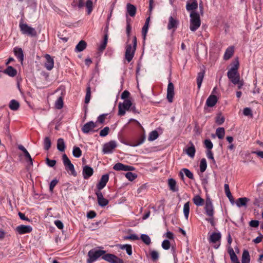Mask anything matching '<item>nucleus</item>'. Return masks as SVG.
<instances>
[{
  "instance_id": "nucleus-12",
  "label": "nucleus",
  "mask_w": 263,
  "mask_h": 263,
  "mask_svg": "<svg viewBox=\"0 0 263 263\" xmlns=\"http://www.w3.org/2000/svg\"><path fill=\"white\" fill-rule=\"evenodd\" d=\"M32 231V228L30 226L21 224L15 228V231L20 235L29 233Z\"/></svg>"
},
{
  "instance_id": "nucleus-51",
  "label": "nucleus",
  "mask_w": 263,
  "mask_h": 263,
  "mask_svg": "<svg viewBox=\"0 0 263 263\" xmlns=\"http://www.w3.org/2000/svg\"><path fill=\"white\" fill-rule=\"evenodd\" d=\"M148 25L147 24V23H145L142 29V34L143 35V38L144 40H145L146 35L148 31Z\"/></svg>"
},
{
  "instance_id": "nucleus-5",
  "label": "nucleus",
  "mask_w": 263,
  "mask_h": 263,
  "mask_svg": "<svg viewBox=\"0 0 263 263\" xmlns=\"http://www.w3.org/2000/svg\"><path fill=\"white\" fill-rule=\"evenodd\" d=\"M106 252L104 250L95 248L90 250L88 253V259L87 262L91 263L97 260L100 257L104 255Z\"/></svg>"
},
{
  "instance_id": "nucleus-49",
  "label": "nucleus",
  "mask_w": 263,
  "mask_h": 263,
  "mask_svg": "<svg viewBox=\"0 0 263 263\" xmlns=\"http://www.w3.org/2000/svg\"><path fill=\"white\" fill-rule=\"evenodd\" d=\"M204 145L207 148V150H211L213 147V144L210 139H206L204 141Z\"/></svg>"
},
{
  "instance_id": "nucleus-46",
  "label": "nucleus",
  "mask_w": 263,
  "mask_h": 263,
  "mask_svg": "<svg viewBox=\"0 0 263 263\" xmlns=\"http://www.w3.org/2000/svg\"><path fill=\"white\" fill-rule=\"evenodd\" d=\"M141 239L147 245H149L151 242L150 237L146 234H142Z\"/></svg>"
},
{
  "instance_id": "nucleus-29",
  "label": "nucleus",
  "mask_w": 263,
  "mask_h": 263,
  "mask_svg": "<svg viewBox=\"0 0 263 263\" xmlns=\"http://www.w3.org/2000/svg\"><path fill=\"white\" fill-rule=\"evenodd\" d=\"M117 246L121 250H125L128 255H131L132 254V247L130 245H118Z\"/></svg>"
},
{
  "instance_id": "nucleus-18",
  "label": "nucleus",
  "mask_w": 263,
  "mask_h": 263,
  "mask_svg": "<svg viewBox=\"0 0 263 263\" xmlns=\"http://www.w3.org/2000/svg\"><path fill=\"white\" fill-rule=\"evenodd\" d=\"M96 195L97 197L98 203L100 206L103 207L108 204V200L104 198L101 192H97Z\"/></svg>"
},
{
  "instance_id": "nucleus-57",
  "label": "nucleus",
  "mask_w": 263,
  "mask_h": 263,
  "mask_svg": "<svg viewBox=\"0 0 263 263\" xmlns=\"http://www.w3.org/2000/svg\"><path fill=\"white\" fill-rule=\"evenodd\" d=\"M162 247L164 250H168L170 248V241L167 239L163 240L162 243Z\"/></svg>"
},
{
  "instance_id": "nucleus-39",
  "label": "nucleus",
  "mask_w": 263,
  "mask_h": 263,
  "mask_svg": "<svg viewBox=\"0 0 263 263\" xmlns=\"http://www.w3.org/2000/svg\"><path fill=\"white\" fill-rule=\"evenodd\" d=\"M228 252L232 262L238 260V257L234 252L233 248L230 247L228 249Z\"/></svg>"
},
{
  "instance_id": "nucleus-11",
  "label": "nucleus",
  "mask_w": 263,
  "mask_h": 263,
  "mask_svg": "<svg viewBox=\"0 0 263 263\" xmlns=\"http://www.w3.org/2000/svg\"><path fill=\"white\" fill-rule=\"evenodd\" d=\"M97 127V123L93 121H89L85 123L82 128V130L84 134H88L95 132V128Z\"/></svg>"
},
{
  "instance_id": "nucleus-16",
  "label": "nucleus",
  "mask_w": 263,
  "mask_h": 263,
  "mask_svg": "<svg viewBox=\"0 0 263 263\" xmlns=\"http://www.w3.org/2000/svg\"><path fill=\"white\" fill-rule=\"evenodd\" d=\"M44 57L45 59L44 66L48 70H51L54 66L53 59L48 54H46Z\"/></svg>"
},
{
  "instance_id": "nucleus-27",
  "label": "nucleus",
  "mask_w": 263,
  "mask_h": 263,
  "mask_svg": "<svg viewBox=\"0 0 263 263\" xmlns=\"http://www.w3.org/2000/svg\"><path fill=\"white\" fill-rule=\"evenodd\" d=\"M178 24V22L174 19L172 16L169 17V21L167 25L168 29L170 30L173 28H177Z\"/></svg>"
},
{
  "instance_id": "nucleus-4",
  "label": "nucleus",
  "mask_w": 263,
  "mask_h": 263,
  "mask_svg": "<svg viewBox=\"0 0 263 263\" xmlns=\"http://www.w3.org/2000/svg\"><path fill=\"white\" fill-rule=\"evenodd\" d=\"M19 27L21 32L24 34H26L31 37L35 36L37 34V32L35 28H32L26 23H24L23 20L20 21Z\"/></svg>"
},
{
  "instance_id": "nucleus-45",
  "label": "nucleus",
  "mask_w": 263,
  "mask_h": 263,
  "mask_svg": "<svg viewBox=\"0 0 263 263\" xmlns=\"http://www.w3.org/2000/svg\"><path fill=\"white\" fill-rule=\"evenodd\" d=\"M158 137V132L156 130H153L149 133L148 139L150 141L156 140Z\"/></svg>"
},
{
  "instance_id": "nucleus-10",
  "label": "nucleus",
  "mask_w": 263,
  "mask_h": 263,
  "mask_svg": "<svg viewBox=\"0 0 263 263\" xmlns=\"http://www.w3.org/2000/svg\"><path fill=\"white\" fill-rule=\"evenodd\" d=\"M204 210L208 216L209 217H213L214 214V206L212 200L209 198L206 199Z\"/></svg>"
},
{
  "instance_id": "nucleus-15",
  "label": "nucleus",
  "mask_w": 263,
  "mask_h": 263,
  "mask_svg": "<svg viewBox=\"0 0 263 263\" xmlns=\"http://www.w3.org/2000/svg\"><path fill=\"white\" fill-rule=\"evenodd\" d=\"M136 49L132 47L131 45H128L126 48L125 59L128 62H130L133 59Z\"/></svg>"
},
{
  "instance_id": "nucleus-31",
  "label": "nucleus",
  "mask_w": 263,
  "mask_h": 263,
  "mask_svg": "<svg viewBox=\"0 0 263 263\" xmlns=\"http://www.w3.org/2000/svg\"><path fill=\"white\" fill-rule=\"evenodd\" d=\"M168 184L170 189L172 191L176 192L178 190V189L176 186V182L174 179H173V178L168 179Z\"/></svg>"
},
{
  "instance_id": "nucleus-43",
  "label": "nucleus",
  "mask_w": 263,
  "mask_h": 263,
  "mask_svg": "<svg viewBox=\"0 0 263 263\" xmlns=\"http://www.w3.org/2000/svg\"><path fill=\"white\" fill-rule=\"evenodd\" d=\"M207 163L205 158H202L200 163V170L201 173H203L206 169Z\"/></svg>"
},
{
  "instance_id": "nucleus-52",
  "label": "nucleus",
  "mask_w": 263,
  "mask_h": 263,
  "mask_svg": "<svg viewBox=\"0 0 263 263\" xmlns=\"http://www.w3.org/2000/svg\"><path fill=\"white\" fill-rule=\"evenodd\" d=\"M206 155L207 158L211 160L213 163H215V160L214 159L213 154V153L211 150H210V149L207 150V151L206 152Z\"/></svg>"
},
{
  "instance_id": "nucleus-24",
  "label": "nucleus",
  "mask_w": 263,
  "mask_h": 263,
  "mask_svg": "<svg viewBox=\"0 0 263 263\" xmlns=\"http://www.w3.org/2000/svg\"><path fill=\"white\" fill-rule=\"evenodd\" d=\"M198 7V4L196 1L192 0L190 3H188L186 4V8L189 11H191L192 12L196 10Z\"/></svg>"
},
{
  "instance_id": "nucleus-32",
  "label": "nucleus",
  "mask_w": 263,
  "mask_h": 263,
  "mask_svg": "<svg viewBox=\"0 0 263 263\" xmlns=\"http://www.w3.org/2000/svg\"><path fill=\"white\" fill-rule=\"evenodd\" d=\"M19 102L15 100H12L10 101L9 107L12 110H17L20 107Z\"/></svg>"
},
{
  "instance_id": "nucleus-33",
  "label": "nucleus",
  "mask_w": 263,
  "mask_h": 263,
  "mask_svg": "<svg viewBox=\"0 0 263 263\" xmlns=\"http://www.w3.org/2000/svg\"><path fill=\"white\" fill-rule=\"evenodd\" d=\"M87 44L84 41H81L76 46L75 50L77 52H81L84 50L86 47Z\"/></svg>"
},
{
  "instance_id": "nucleus-58",
  "label": "nucleus",
  "mask_w": 263,
  "mask_h": 263,
  "mask_svg": "<svg viewBox=\"0 0 263 263\" xmlns=\"http://www.w3.org/2000/svg\"><path fill=\"white\" fill-rule=\"evenodd\" d=\"M150 254L153 260H157L159 258V253L156 251H152Z\"/></svg>"
},
{
  "instance_id": "nucleus-3",
  "label": "nucleus",
  "mask_w": 263,
  "mask_h": 263,
  "mask_svg": "<svg viewBox=\"0 0 263 263\" xmlns=\"http://www.w3.org/2000/svg\"><path fill=\"white\" fill-rule=\"evenodd\" d=\"M221 234L220 232H212L209 233L208 240L210 243H212L214 249H217L221 244Z\"/></svg>"
},
{
  "instance_id": "nucleus-50",
  "label": "nucleus",
  "mask_w": 263,
  "mask_h": 263,
  "mask_svg": "<svg viewBox=\"0 0 263 263\" xmlns=\"http://www.w3.org/2000/svg\"><path fill=\"white\" fill-rule=\"evenodd\" d=\"M182 171L184 173L185 176L191 179H194L193 174L187 168H183Z\"/></svg>"
},
{
  "instance_id": "nucleus-35",
  "label": "nucleus",
  "mask_w": 263,
  "mask_h": 263,
  "mask_svg": "<svg viewBox=\"0 0 263 263\" xmlns=\"http://www.w3.org/2000/svg\"><path fill=\"white\" fill-rule=\"evenodd\" d=\"M57 148L60 152H64L65 151V144L63 139H58L57 141Z\"/></svg>"
},
{
  "instance_id": "nucleus-19",
  "label": "nucleus",
  "mask_w": 263,
  "mask_h": 263,
  "mask_svg": "<svg viewBox=\"0 0 263 263\" xmlns=\"http://www.w3.org/2000/svg\"><path fill=\"white\" fill-rule=\"evenodd\" d=\"M93 168L90 166L85 165L83 167L82 174L85 179L89 178L93 175Z\"/></svg>"
},
{
  "instance_id": "nucleus-60",
  "label": "nucleus",
  "mask_w": 263,
  "mask_h": 263,
  "mask_svg": "<svg viewBox=\"0 0 263 263\" xmlns=\"http://www.w3.org/2000/svg\"><path fill=\"white\" fill-rule=\"evenodd\" d=\"M26 155L24 156L27 162L29 163L30 165H33V161L30 154L26 153Z\"/></svg>"
},
{
  "instance_id": "nucleus-6",
  "label": "nucleus",
  "mask_w": 263,
  "mask_h": 263,
  "mask_svg": "<svg viewBox=\"0 0 263 263\" xmlns=\"http://www.w3.org/2000/svg\"><path fill=\"white\" fill-rule=\"evenodd\" d=\"M117 146V143L116 141L111 140L104 144L102 148V152L104 154H111Z\"/></svg>"
},
{
  "instance_id": "nucleus-34",
  "label": "nucleus",
  "mask_w": 263,
  "mask_h": 263,
  "mask_svg": "<svg viewBox=\"0 0 263 263\" xmlns=\"http://www.w3.org/2000/svg\"><path fill=\"white\" fill-rule=\"evenodd\" d=\"M250 258L249 252L247 250H244L242 255V263H250Z\"/></svg>"
},
{
  "instance_id": "nucleus-7",
  "label": "nucleus",
  "mask_w": 263,
  "mask_h": 263,
  "mask_svg": "<svg viewBox=\"0 0 263 263\" xmlns=\"http://www.w3.org/2000/svg\"><path fill=\"white\" fill-rule=\"evenodd\" d=\"M132 106V103L129 100H125L122 103H120L119 104V115H124L126 111L128 110Z\"/></svg>"
},
{
  "instance_id": "nucleus-55",
  "label": "nucleus",
  "mask_w": 263,
  "mask_h": 263,
  "mask_svg": "<svg viewBox=\"0 0 263 263\" xmlns=\"http://www.w3.org/2000/svg\"><path fill=\"white\" fill-rule=\"evenodd\" d=\"M224 189L226 195L228 198L232 197V194L229 189V185L228 184H225L224 185Z\"/></svg>"
},
{
  "instance_id": "nucleus-25",
  "label": "nucleus",
  "mask_w": 263,
  "mask_h": 263,
  "mask_svg": "<svg viewBox=\"0 0 263 263\" xmlns=\"http://www.w3.org/2000/svg\"><path fill=\"white\" fill-rule=\"evenodd\" d=\"M3 72L10 77H13L17 74V70L12 66H8Z\"/></svg>"
},
{
  "instance_id": "nucleus-8",
  "label": "nucleus",
  "mask_w": 263,
  "mask_h": 263,
  "mask_svg": "<svg viewBox=\"0 0 263 263\" xmlns=\"http://www.w3.org/2000/svg\"><path fill=\"white\" fill-rule=\"evenodd\" d=\"M62 159L63 164L65 167V168L67 171H69L71 174L76 176V172L74 170V167L73 165L71 163V161L67 157L66 154H63L62 156Z\"/></svg>"
},
{
  "instance_id": "nucleus-56",
  "label": "nucleus",
  "mask_w": 263,
  "mask_h": 263,
  "mask_svg": "<svg viewBox=\"0 0 263 263\" xmlns=\"http://www.w3.org/2000/svg\"><path fill=\"white\" fill-rule=\"evenodd\" d=\"M243 114L246 116L252 117V112L251 108L246 107L243 109Z\"/></svg>"
},
{
  "instance_id": "nucleus-2",
  "label": "nucleus",
  "mask_w": 263,
  "mask_h": 263,
  "mask_svg": "<svg viewBox=\"0 0 263 263\" xmlns=\"http://www.w3.org/2000/svg\"><path fill=\"white\" fill-rule=\"evenodd\" d=\"M190 29L192 31H195L201 25L199 14L193 11L190 13Z\"/></svg>"
},
{
  "instance_id": "nucleus-53",
  "label": "nucleus",
  "mask_w": 263,
  "mask_h": 263,
  "mask_svg": "<svg viewBox=\"0 0 263 263\" xmlns=\"http://www.w3.org/2000/svg\"><path fill=\"white\" fill-rule=\"evenodd\" d=\"M224 121V118L221 115H219L216 117L215 122L218 125L222 124Z\"/></svg>"
},
{
  "instance_id": "nucleus-42",
  "label": "nucleus",
  "mask_w": 263,
  "mask_h": 263,
  "mask_svg": "<svg viewBox=\"0 0 263 263\" xmlns=\"http://www.w3.org/2000/svg\"><path fill=\"white\" fill-rule=\"evenodd\" d=\"M91 98V88L90 86H88L86 88V94L85 98V103L88 104Z\"/></svg>"
},
{
  "instance_id": "nucleus-48",
  "label": "nucleus",
  "mask_w": 263,
  "mask_h": 263,
  "mask_svg": "<svg viewBox=\"0 0 263 263\" xmlns=\"http://www.w3.org/2000/svg\"><path fill=\"white\" fill-rule=\"evenodd\" d=\"M125 177L128 179V180L132 181L137 178V175L135 173L128 172L125 174Z\"/></svg>"
},
{
  "instance_id": "nucleus-62",
  "label": "nucleus",
  "mask_w": 263,
  "mask_h": 263,
  "mask_svg": "<svg viewBox=\"0 0 263 263\" xmlns=\"http://www.w3.org/2000/svg\"><path fill=\"white\" fill-rule=\"evenodd\" d=\"M46 163L49 166L53 167L56 164V161L54 160H50L48 158H47Z\"/></svg>"
},
{
  "instance_id": "nucleus-63",
  "label": "nucleus",
  "mask_w": 263,
  "mask_h": 263,
  "mask_svg": "<svg viewBox=\"0 0 263 263\" xmlns=\"http://www.w3.org/2000/svg\"><path fill=\"white\" fill-rule=\"evenodd\" d=\"M54 224L58 228L61 230L63 228L64 226L61 221L59 220H56L54 221Z\"/></svg>"
},
{
  "instance_id": "nucleus-23",
  "label": "nucleus",
  "mask_w": 263,
  "mask_h": 263,
  "mask_svg": "<svg viewBox=\"0 0 263 263\" xmlns=\"http://www.w3.org/2000/svg\"><path fill=\"white\" fill-rule=\"evenodd\" d=\"M14 52L18 60L22 63L24 60V54L22 48L18 47L14 48Z\"/></svg>"
},
{
  "instance_id": "nucleus-41",
  "label": "nucleus",
  "mask_w": 263,
  "mask_h": 263,
  "mask_svg": "<svg viewBox=\"0 0 263 263\" xmlns=\"http://www.w3.org/2000/svg\"><path fill=\"white\" fill-rule=\"evenodd\" d=\"M72 154L74 157L79 158L82 155V151L79 147L74 146L73 148Z\"/></svg>"
},
{
  "instance_id": "nucleus-47",
  "label": "nucleus",
  "mask_w": 263,
  "mask_h": 263,
  "mask_svg": "<svg viewBox=\"0 0 263 263\" xmlns=\"http://www.w3.org/2000/svg\"><path fill=\"white\" fill-rule=\"evenodd\" d=\"M51 141L49 137H46L44 140V148L46 150H48L51 146Z\"/></svg>"
},
{
  "instance_id": "nucleus-28",
  "label": "nucleus",
  "mask_w": 263,
  "mask_h": 263,
  "mask_svg": "<svg viewBox=\"0 0 263 263\" xmlns=\"http://www.w3.org/2000/svg\"><path fill=\"white\" fill-rule=\"evenodd\" d=\"M249 200V199L246 197L239 198L236 200V204L239 208L243 206H245L247 205V203Z\"/></svg>"
},
{
  "instance_id": "nucleus-64",
  "label": "nucleus",
  "mask_w": 263,
  "mask_h": 263,
  "mask_svg": "<svg viewBox=\"0 0 263 263\" xmlns=\"http://www.w3.org/2000/svg\"><path fill=\"white\" fill-rule=\"evenodd\" d=\"M204 77V73L202 72H199L197 78V82H202Z\"/></svg>"
},
{
  "instance_id": "nucleus-36",
  "label": "nucleus",
  "mask_w": 263,
  "mask_h": 263,
  "mask_svg": "<svg viewBox=\"0 0 263 263\" xmlns=\"http://www.w3.org/2000/svg\"><path fill=\"white\" fill-rule=\"evenodd\" d=\"M183 214L185 217V218L187 220L189 216L190 213V202H186L183 205Z\"/></svg>"
},
{
  "instance_id": "nucleus-37",
  "label": "nucleus",
  "mask_w": 263,
  "mask_h": 263,
  "mask_svg": "<svg viewBox=\"0 0 263 263\" xmlns=\"http://www.w3.org/2000/svg\"><path fill=\"white\" fill-rule=\"evenodd\" d=\"M63 97L59 96L55 102V107L57 109H60L63 107Z\"/></svg>"
},
{
  "instance_id": "nucleus-30",
  "label": "nucleus",
  "mask_w": 263,
  "mask_h": 263,
  "mask_svg": "<svg viewBox=\"0 0 263 263\" xmlns=\"http://www.w3.org/2000/svg\"><path fill=\"white\" fill-rule=\"evenodd\" d=\"M194 203L197 206H202L203 205L204 200L199 195H196L193 198Z\"/></svg>"
},
{
  "instance_id": "nucleus-59",
  "label": "nucleus",
  "mask_w": 263,
  "mask_h": 263,
  "mask_svg": "<svg viewBox=\"0 0 263 263\" xmlns=\"http://www.w3.org/2000/svg\"><path fill=\"white\" fill-rule=\"evenodd\" d=\"M58 182V181L56 179H54L51 181V182L50 183V187H49L50 192L52 193L53 192V189L55 187V186L57 185Z\"/></svg>"
},
{
  "instance_id": "nucleus-38",
  "label": "nucleus",
  "mask_w": 263,
  "mask_h": 263,
  "mask_svg": "<svg viewBox=\"0 0 263 263\" xmlns=\"http://www.w3.org/2000/svg\"><path fill=\"white\" fill-rule=\"evenodd\" d=\"M225 130L223 127H218L216 130V135L220 139L224 138Z\"/></svg>"
},
{
  "instance_id": "nucleus-13",
  "label": "nucleus",
  "mask_w": 263,
  "mask_h": 263,
  "mask_svg": "<svg viewBox=\"0 0 263 263\" xmlns=\"http://www.w3.org/2000/svg\"><path fill=\"white\" fill-rule=\"evenodd\" d=\"M183 152L190 158H193L196 153V148L193 142L190 141L189 143V145L186 146V147L183 149Z\"/></svg>"
},
{
  "instance_id": "nucleus-44",
  "label": "nucleus",
  "mask_w": 263,
  "mask_h": 263,
  "mask_svg": "<svg viewBox=\"0 0 263 263\" xmlns=\"http://www.w3.org/2000/svg\"><path fill=\"white\" fill-rule=\"evenodd\" d=\"M107 40H108L107 34H105L104 36L103 41L102 42V43L100 44V45L98 49H99V51H102L103 50L105 49V48L106 46Z\"/></svg>"
},
{
  "instance_id": "nucleus-54",
  "label": "nucleus",
  "mask_w": 263,
  "mask_h": 263,
  "mask_svg": "<svg viewBox=\"0 0 263 263\" xmlns=\"http://www.w3.org/2000/svg\"><path fill=\"white\" fill-rule=\"evenodd\" d=\"M109 128L108 127H105L100 132V136L101 137H105L108 134Z\"/></svg>"
},
{
  "instance_id": "nucleus-22",
  "label": "nucleus",
  "mask_w": 263,
  "mask_h": 263,
  "mask_svg": "<svg viewBox=\"0 0 263 263\" xmlns=\"http://www.w3.org/2000/svg\"><path fill=\"white\" fill-rule=\"evenodd\" d=\"M234 52V48L233 46L229 47L226 50L224 54L223 59L225 60H228L230 59L233 55Z\"/></svg>"
},
{
  "instance_id": "nucleus-17",
  "label": "nucleus",
  "mask_w": 263,
  "mask_h": 263,
  "mask_svg": "<svg viewBox=\"0 0 263 263\" xmlns=\"http://www.w3.org/2000/svg\"><path fill=\"white\" fill-rule=\"evenodd\" d=\"M174 96V86L173 83H168L167 88V99L172 103Z\"/></svg>"
},
{
  "instance_id": "nucleus-61",
  "label": "nucleus",
  "mask_w": 263,
  "mask_h": 263,
  "mask_svg": "<svg viewBox=\"0 0 263 263\" xmlns=\"http://www.w3.org/2000/svg\"><path fill=\"white\" fill-rule=\"evenodd\" d=\"M126 239H131L133 240H136L139 239V237L136 234H132L128 236L125 237Z\"/></svg>"
},
{
  "instance_id": "nucleus-40",
  "label": "nucleus",
  "mask_w": 263,
  "mask_h": 263,
  "mask_svg": "<svg viewBox=\"0 0 263 263\" xmlns=\"http://www.w3.org/2000/svg\"><path fill=\"white\" fill-rule=\"evenodd\" d=\"M88 14H90L93 9V3L91 0H87L85 3Z\"/></svg>"
},
{
  "instance_id": "nucleus-21",
  "label": "nucleus",
  "mask_w": 263,
  "mask_h": 263,
  "mask_svg": "<svg viewBox=\"0 0 263 263\" xmlns=\"http://www.w3.org/2000/svg\"><path fill=\"white\" fill-rule=\"evenodd\" d=\"M217 97L215 95H210L206 101V105L208 107H213L217 102Z\"/></svg>"
},
{
  "instance_id": "nucleus-14",
  "label": "nucleus",
  "mask_w": 263,
  "mask_h": 263,
  "mask_svg": "<svg viewBox=\"0 0 263 263\" xmlns=\"http://www.w3.org/2000/svg\"><path fill=\"white\" fill-rule=\"evenodd\" d=\"M113 168L116 171H131L134 170V167L131 165H125L121 163L115 164Z\"/></svg>"
},
{
  "instance_id": "nucleus-26",
  "label": "nucleus",
  "mask_w": 263,
  "mask_h": 263,
  "mask_svg": "<svg viewBox=\"0 0 263 263\" xmlns=\"http://www.w3.org/2000/svg\"><path fill=\"white\" fill-rule=\"evenodd\" d=\"M126 9L128 14L130 16L133 17L135 15L137 9L135 6L130 4H127Z\"/></svg>"
},
{
  "instance_id": "nucleus-1",
  "label": "nucleus",
  "mask_w": 263,
  "mask_h": 263,
  "mask_svg": "<svg viewBox=\"0 0 263 263\" xmlns=\"http://www.w3.org/2000/svg\"><path fill=\"white\" fill-rule=\"evenodd\" d=\"M239 62L238 59H235L231 69L228 72V77L232 82H240V76L238 71Z\"/></svg>"
},
{
  "instance_id": "nucleus-9",
  "label": "nucleus",
  "mask_w": 263,
  "mask_h": 263,
  "mask_svg": "<svg viewBox=\"0 0 263 263\" xmlns=\"http://www.w3.org/2000/svg\"><path fill=\"white\" fill-rule=\"evenodd\" d=\"M102 258L110 263H123V261L120 258L112 254H104Z\"/></svg>"
},
{
  "instance_id": "nucleus-20",
  "label": "nucleus",
  "mask_w": 263,
  "mask_h": 263,
  "mask_svg": "<svg viewBox=\"0 0 263 263\" xmlns=\"http://www.w3.org/2000/svg\"><path fill=\"white\" fill-rule=\"evenodd\" d=\"M109 179V176L107 174H105L102 176L101 179L97 185L99 190L103 189L106 185Z\"/></svg>"
}]
</instances>
